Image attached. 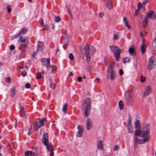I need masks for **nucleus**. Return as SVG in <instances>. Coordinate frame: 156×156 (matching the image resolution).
<instances>
[{
    "label": "nucleus",
    "mask_w": 156,
    "mask_h": 156,
    "mask_svg": "<svg viewBox=\"0 0 156 156\" xmlns=\"http://www.w3.org/2000/svg\"><path fill=\"white\" fill-rule=\"evenodd\" d=\"M21 31V32L20 34V35L25 34L27 31V29L25 28H23L20 31V32Z\"/></svg>",
    "instance_id": "nucleus-31"
},
{
    "label": "nucleus",
    "mask_w": 156,
    "mask_h": 156,
    "mask_svg": "<svg viewBox=\"0 0 156 156\" xmlns=\"http://www.w3.org/2000/svg\"><path fill=\"white\" fill-rule=\"evenodd\" d=\"M92 122L90 119L88 118L86 120V128L87 130H90L92 128Z\"/></svg>",
    "instance_id": "nucleus-11"
},
{
    "label": "nucleus",
    "mask_w": 156,
    "mask_h": 156,
    "mask_svg": "<svg viewBox=\"0 0 156 156\" xmlns=\"http://www.w3.org/2000/svg\"><path fill=\"white\" fill-rule=\"evenodd\" d=\"M142 4L140 2L138 3V9H140L142 7Z\"/></svg>",
    "instance_id": "nucleus-45"
},
{
    "label": "nucleus",
    "mask_w": 156,
    "mask_h": 156,
    "mask_svg": "<svg viewBox=\"0 0 156 156\" xmlns=\"http://www.w3.org/2000/svg\"><path fill=\"white\" fill-rule=\"evenodd\" d=\"M110 49L113 53L115 58L117 61L119 60V58L120 57V53L122 50L119 49L118 47L115 46H110Z\"/></svg>",
    "instance_id": "nucleus-4"
},
{
    "label": "nucleus",
    "mask_w": 156,
    "mask_h": 156,
    "mask_svg": "<svg viewBox=\"0 0 156 156\" xmlns=\"http://www.w3.org/2000/svg\"><path fill=\"white\" fill-rule=\"evenodd\" d=\"M135 128L136 129V130H138L139 131H141V126L140 122L139 120L136 121L134 123Z\"/></svg>",
    "instance_id": "nucleus-14"
},
{
    "label": "nucleus",
    "mask_w": 156,
    "mask_h": 156,
    "mask_svg": "<svg viewBox=\"0 0 156 156\" xmlns=\"http://www.w3.org/2000/svg\"><path fill=\"white\" fill-rule=\"evenodd\" d=\"M128 127L129 130V133H133V126L132 124H128Z\"/></svg>",
    "instance_id": "nucleus-25"
},
{
    "label": "nucleus",
    "mask_w": 156,
    "mask_h": 156,
    "mask_svg": "<svg viewBox=\"0 0 156 156\" xmlns=\"http://www.w3.org/2000/svg\"><path fill=\"white\" fill-rule=\"evenodd\" d=\"M145 77L142 76L140 78V80L141 82L143 83L145 81Z\"/></svg>",
    "instance_id": "nucleus-39"
},
{
    "label": "nucleus",
    "mask_w": 156,
    "mask_h": 156,
    "mask_svg": "<svg viewBox=\"0 0 156 156\" xmlns=\"http://www.w3.org/2000/svg\"><path fill=\"white\" fill-rule=\"evenodd\" d=\"M40 22L41 24V26H44V23H43V20L41 18L40 19Z\"/></svg>",
    "instance_id": "nucleus-48"
},
{
    "label": "nucleus",
    "mask_w": 156,
    "mask_h": 156,
    "mask_svg": "<svg viewBox=\"0 0 156 156\" xmlns=\"http://www.w3.org/2000/svg\"><path fill=\"white\" fill-rule=\"evenodd\" d=\"M69 58L70 60H73L74 59V57L73 54L71 53H69Z\"/></svg>",
    "instance_id": "nucleus-38"
},
{
    "label": "nucleus",
    "mask_w": 156,
    "mask_h": 156,
    "mask_svg": "<svg viewBox=\"0 0 156 156\" xmlns=\"http://www.w3.org/2000/svg\"><path fill=\"white\" fill-rule=\"evenodd\" d=\"M60 17L59 16H56L55 19V21L56 22H58L60 21Z\"/></svg>",
    "instance_id": "nucleus-37"
},
{
    "label": "nucleus",
    "mask_w": 156,
    "mask_h": 156,
    "mask_svg": "<svg viewBox=\"0 0 156 156\" xmlns=\"http://www.w3.org/2000/svg\"><path fill=\"white\" fill-rule=\"evenodd\" d=\"M114 65L113 64H112L110 65L108 71H114L113 69L114 68Z\"/></svg>",
    "instance_id": "nucleus-30"
},
{
    "label": "nucleus",
    "mask_w": 156,
    "mask_h": 156,
    "mask_svg": "<svg viewBox=\"0 0 156 156\" xmlns=\"http://www.w3.org/2000/svg\"><path fill=\"white\" fill-rule=\"evenodd\" d=\"M123 21L125 23H128L127 21V20L126 18L125 17H124Z\"/></svg>",
    "instance_id": "nucleus-56"
},
{
    "label": "nucleus",
    "mask_w": 156,
    "mask_h": 156,
    "mask_svg": "<svg viewBox=\"0 0 156 156\" xmlns=\"http://www.w3.org/2000/svg\"><path fill=\"white\" fill-rule=\"evenodd\" d=\"M145 39L144 38H143V40H142V42H143L142 44H145Z\"/></svg>",
    "instance_id": "nucleus-64"
},
{
    "label": "nucleus",
    "mask_w": 156,
    "mask_h": 156,
    "mask_svg": "<svg viewBox=\"0 0 156 156\" xmlns=\"http://www.w3.org/2000/svg\"><path fill=\"white\" fill-rule=\"evenodd\" d=\"M11 80V78L9 77H7L6 79V82L7 83H10Z\"/></svg>",
    "instance_id": "nucleus-42"
},
{
    "label": "nucleus",
    "mask_w": 156,
    "mask_h": 156,
    "mask_svg": "<svg viewBox=\"0 0 156 156\" xmlns=\"http://www.w3.org/2000/svg\"><path fill=\"white\" fill-rule=\"evenodd\" d=\"M67 12L69 13V14L71 16H72V14L71 13V11L69 9V8H67Z\"/></svg>",
    "instance_id": "nucleus-58"
},
{
    "label": "nucleus",
    "mask_w": 156,
    "mask_h": 156,
    "mask_svg": "<svg viewBox=\"0 0 156 156\" xmlns=\"http://www.w3.org/2000/svg\"><path fill=\"white\" fill-rule=\"evenodd\" d=\"M98 149L101 150H103V147L102 145V141L101 140H99L98 141Z\"/></svg>",
    "instance_id": "nucleus-18"
},
{
    "label": "nucleus",
    "mask_w": 156,
    "mask_h": 156,
    "mask_svg": "<svg viewBox=\"0 0 156 156\" xmlns=\"http://www.w3.org/2000/svg\"><path fill=\"white\" fill-rule=\"evenodd\" d=\"M20 111H22L25 110L23 107V106H22L21 105H20Z\"/></svg>",
    "instance_id": "nucleus-62"
},
{
    "label": "nucleus",
    "mask_w": 156,
    "mask_h": 156,
    "mask_svg": "<svg viewBox=\"0 0 156 156\" xmlns=\"http://www.w3.org/2000/svg\"><path fill=\"white\" fill-rule=\"evenodd\" d=\"M148 22V19L145 18L142 21V26L144 28L146 27L147 25Z\"/></svg>",
    "instance_id": "nucleus-20"
},
{
    "label": "nucleus",
    "mask_w": 156,
    "mask_h": 156,
    "mask_svg": "<svg viewBox=\"0 0 156 156\" xmlns=\"http://www.w3.org/2000/svg\"><path fill=\"white\" fill-rule=\"evenodd\" d=\"M115 73L114 71H108L107 75V77L108 78H110L112 80L115 79Z\"/></svg>",
    "instance_id": "nucleus-12"
},
{
    "label": "nucleus",
    "mask_w": 156,
    "mask_h": 156,
    "mask_svg": "<svg viewBox=\"0 0 156 156\" xmlns=\"http://www.w3.org/2000/svg\"><path fill=\"white\" fill-rule=\"evenodd\" d=\"M156 17V16L154 12L152 10H150L147 13L145 18L148 19V18H150L152 20H154Z\"/></svg>",
    "instance_id": "nucleus-9"
},
{
    "label": "nucleus",
    "mask_w": 156,
    "mask_h": 156,
    "mask_svg": "<svg viewBox=\"0 0 156 156\" xmlns=\"http://www.w3.org/2000/svg\"><path fill=\"white\" fill-rule=\"evenodd\" d=\"M91 99L89 98H87L83 101L82 108L83 112L84 113L85 117H87L90 114L91 107Z\"/></svg>",
    "instance_id": "nucleus-2"
},
{
    "label": "nucleus",
    "mask_w": 156,
    "mask_h": 156,
    "mask_svg": "<svg viewBox=\"0 0 156 156\" xmlns=\"http://www.w3.org/2000/svg\"><path fill=\"white\" fill-rule=\"evenodd\" d=\"M21 112V116L22 117H24L25 115V110L22 111H20Z\"/></svg>",
    "instance_id": "nucleus-46"
},
{
    "label": "nucleus",
    "mask_w": 156,
    "mask_h": 156,
    "mask_svg": "<svg viewBox=\"0 0 156 156\" xmlns=\"http://www.w3.org/2000/svg\"><path fill=\"white\" fill-rule=\"evenodd\" d=\"M47 151H50L51 152V154L50 156H54V152L52 145L50 147L48 150H47Z\"/></svg>",
    "instance_id": "nucleus-27"
},
{
    "label": "nucleus",
    "mask_w": 156,
    "mask_h": 156,
    "mask_svg": "<svg viewBox=\"0 0 156 156\" xmlns=\"http://www.w3.org/2000/svg\"><path fill=\"white\" fill-rule=\"evenodd\" d=\"M49 69H50L51 68V73L52 74L53 73V72L54 71H56L57 69V68L56 66L54 65H50V66L48 67Z\"/></svg>",
    "instance_id": "nucleus-22"
},
{
    "label": "nucleus",
    "mask_w": 156,
    "mask_h": 156,
    "mask_svg": "<svg viewBox=\"0 0 156 156\" xmlns=\"http://www.w3.org/2000/svg\"><path fill=\"white\" fill-rule=\"evenodd\" d=\"M119 108L120 109H122L123 108V103L122 101H120L119 102Z\"/></svg>",
    "instance_id": "nucleus-34"
},
{
    "label": "nucleus",
    "mask_w": 156,
    "mask_h": 156,
    "mask_svg": "<svg viewBox=\"0 0 156 156\" xmlns=\"http://www.w3.org/2000/svg\"><path fill=\"white\" fill-rule=\"evenodd\" d=\"M105 5L109 9H113L112 4L111 0H106Z\"/></svg>",
    "instance_id": "nucleus-17"
},
{
    "label": "nucleus",
    "mask_w": 156,
    "mask_h": 156,
    "mask_svg": "<svg viewBox=\"0 0 156 156\" xmlns=\"http://www.w3.org/2000/svg\"><path fill=\"white\" fill-rule=\"evenodd\" d=\"M27 75V73L26 72L22 71L21 73V75L23 76H25Z\"/></svg>",
    "instance_id": "nucleus-47"
},
{
    "label": "nucleus",
    "mask_w": 156,
    "mask_h": 156,
    "mask_svg": "<svg viewBox=\"0 0 156 156\" xmlns=\"http://www.w3.org/2000/svg\"><path fill=\"white\" fill-rule=\"evenodd\" d=\"M154 57L153 56L149 58L147 68L149 70H151L155 67V62L154 60Z\"/></svg>",
    "instance_id": "nucleus-7"
},
{
    "label": "nucleus",
    "mask_w": 156,
    "mask_h": 156,
    "mask_svg": "<svg viewBox=\"0 0 156 156\" xmlns=\"http://www.w3.org/2000/svg\"><path fill=\"white\" fill-rule=\"evenodd\" d=\"M152 46L154 48L156 47V37H155L153 40L152 42Z\"/></svg>",
    "instance_id": "nucleus-32"
},
{
    "label": "nucleus",
    "mask_w": 156,
    "mask_h": 156,
    "mask_svg": "<svg viewBox=\"0 0 156 156\" xmlns=\"http://www.w3.org/2000/svg\"><path fill=\"white\" fill-rule=\"evenodd\" d=\"M10 96L11 97L13 98L15 94V88H12L11 89L10 91Z\"/></svg>",
    "instance_id": "nucleus-24"
},
{
    "label": "nucleus",
    "mask_w": 156,
    "mask_h": 156,
    "mask_svg": "<svg viewBox=\"0 0 156 156\" xmlns=\"http://www.w3.org/2000/svg\"><path fill=\"white\" fill-rule=\"evenodd\" d=\"M85 53L86 54V61L88 62L90 60V55H93L95 51V48L93 47L90 48L88 44H87L84 48Z\"/></svg>",
    "instance_id": "nucleus-3"
},
{
    "label": "nucleus",
    "mask_w": 156,
    "mask_h": 156,
    "mask_svg": "<svg viewBox=\"0 0 156 156\" xmlns=\"http://www.w3.org/2000/svg\"><path fill=\"white\" fill-rule=\"evenodd\" d=\"M144 129L145 130H136L134 132V144L137 145L138 143L141 144L147 142L150 139V126L149 124L146 123L144 125Z\"/></svg>",
    "instance_id": "nucleus-1"
},
{
    "label": "nucleus",
    "mask_w": 156,
    "mask_h": 156,
    "mask_svg": "<svg viewBox=\"0 0 156 156\" xmlns=\"http://www.w3.org/2000/svg\"><path fill=\"white\" fill-rule=\"evenodd\" d=\"M36 126L38 128H40L44 126V123L41 122L40 118L36 119Z\"/></svg>",
    "instance_id": "nucleus-13"
},
{
    "label": "nucleus",
    "mask_w": 156,
    "mask_h": 156,
    "mask_svg": "<svg viewBox=\"0 0 156 156\" xmlns=\"http://www.w3.org/2000/svg\"><path fill=\"white\" fill-rule=\"evenodd\" d=\"M9 48L10 50H13L14 49L15 47L14 45H11L10 46Z\"/></svg>",
    "instance_id": "nucleus-52"
},
{
    "label": "nucleus",
    "mask_w": 156,
    "mask_h": 156,
    "mask_svg": "<svg viewBox=\"0 0 156 156\" xmlns=\"http://www.w3.org/2000/svg\"><path fill=\"white\" fill-rule=\"evenodd\" d=\"M104 15V13L102 12H100L99 13V17H102Z\"/></svg>",
    "instance_id": "nucleus-57"
},
{
    "label": "nucleus",
    "mask_w": 156,
    "mask_h": 156,
    "mask_svg": "<svg viewBox=\"0 0 156 156\" xmlns=\"http://www.w3.org/2000/svg\"><path fill=\"white\" fill-rule=\"evenodd\" d=\"M30 84L29 83H27L26 84L25 87L26 88H29L30 87Z\"/></svg>",
    "instance_id": "nucleus-44"
},
{
    "label": "nucleus",
    "mask_w": 156,
    "mask_h": 156,
    "mask_svg": "<svg viewBox=\"0 0 156 156\" xmlns=\"http://www.w3.org/2000/svg\"><path fill=\"white\" fill-rule=\"evenodd\" d=\"M69 36L68 35H67V36L66 37V40H67V43H68V42H69Z\"/></svg>",
    "instance_id": "nucleus-61"
},
{
    "label": "nucleus",
    "mask_w": 156,
    "mask_h": 156,
    "mask_svg": "<svg viewBox=\"0 0 156 156\" xmlns=\"http://www.w3.org/2000/svg\"><path fill=\"white\" fill-rule=\"evenodd\" d=\"M82 77L79 76L77 78V81L79 82H81L82 81Z\"/></svg>",
    "instance_id": "nucleus-54"
},
{
    "label": "nucleus",
    "mask_w": 156,
    "mask_h": 156,
    "mask_svg": "<svg viewBox=\"0 0 156 156\" xmlns=\"http://www.w3.org/2000/svg\"><path fill=\"white\" fill-rule=\"evenodd\" d=\"M146 48V44H142L140 46V50L142 54H144Z\"/></svg>",
    "instance_id": "nucleus-23"
},
{
    "label": "nucleus",
    "mask_w": 156,
    "mask_h": 156,
    "mask_svg": "<svg viewBox=\"0 0 156 156\" xmlns=\"http://www.w3.org/2000/svg\"><path fill=\"white\" fill-rule=\"evenodd\" d=\"M118 145L115 146L114 147V150L115 151L118 150Z\"/></svg>",
    "instance_id": "nucleus-55"
},
{
    "label": "nucleus",
    "mask_w": 156,
    "mask_h": 156,
    "mask_svg": "<svg viewBox=\"0 0 156 156\" xmlns=\"http://www.w3.org/2000/svg\"><path fill=\"white\" fill-rule=\"evenodd\" d=\"M125 25H126V26L128 28V29L129 30L131 29V27L128 23H125Z\"/></svg>",
    "instance_id": "nucleus-50"
},
{
    "label": "nucleus",
    "mask_w": 156,
    "mask_h": 156,
    "mask_svg": "<svg viewBox=\"0 0 156 156\" xmlns=\"http://www.w3.org/2000/svg\"><path fill=\"white\" fill-rule=\"evenodd\" d=\"M32 126H31V127H30V129H29V132H28L27 133V134L30 135H31V132H30V130L32 128Z\"/></svg>",
    "instance_id": "nucleus-59"
},
{
    "label": "nucleus",
    "mask_w": 156,
    "mask_h": 156,
    "mask_svg": "<svg viewBox=\"0 0 156 156\" xmlns=\"http://www.w3.org/2000/svg\"><path fill=\"white\" fill-rule=\"evenodd\" d=\"M42 141L44 145L46 146L47 150H48L50 147L52 145L49 143L48 140V133H44L42 136Z\"/></svg>",
    "instance_id": "nucleus-6"
},
{
    "label": "nucleus",
    "mask_w": 156,
    "mask_h": 156,
    "mask_svg": "<svg viewBox=\"0 0 156 156\" xmlns=\"http://www.w3.org/2000/svg\"><path fill=\"white\" fill-rule=\"evenodd\" d=\"M31 151L32 156H38L37 150L36 147H33L32 150Z\"/></svg>",
    "instance_id": "nucleus-19"
},
{
    "label": "nucleus",
    "mask_w": 156,
    "mask_h": 156,
    "mask_svg": "<svg viewBox=\"0 0 156 156\" xmlns=\"http://www.w3.org/2000/svg\"><path fill=\"white\" fill-rule=\"evenodd\" d=\"M140 9H136L135 10V15H137V14H138V12H139V11Z\"/></svg>",
    "instance_id": "nucleus-60"
},
{
    "label": "nucleus",
    "mask_w": 156,
    "mask_h": 156,
    "mask_svg": "<svg viewBox=\"0 0 156 156\" xmlns=\"http://www.w3.org/2000/svg\"><path fill=\"white\" fill-rule=\"evenodd\" d=\"M25 156H32V151H27L25 152Z\"/></svg>",
    "instance_id": "nucleus-33"
},
{
    "label": "nucleus",
    "mask_w": 156,
    "mask_h": 156,
    "mask_svg": "<svg viewBox=\"0 0 156 156\" xmlns=\"http://www.w3.org/2000/svg\"><path fill=\"white\" fill-rule=\"evenodd\" d=\"M7 12L8 13H9L11 11V9L10 8V6H8L7 7Z\"/></svg>",
    "instance_id": "nucleus-49"
},
{
    "label": "nucleus",
    "mask_w": 156,
    "mask_h": 156,
    "mask_svg": "<svg viewBox=\"0 0 156 156\" xmlns=\"http://www.w3.org/2000/svg\"><path fill=\"white\" fill-rule=\"evenodd\" d=\"M83 133L80 131H78L76 134V136L78 137H81Z\"/></svg>",
    "instance_id": "nucleus-36"
},
{
    "label": "nucleus",
    "mask_w": 156,
    "mask_h": 156,
    "mask_svg": "<svg viewBox=\"0 0 156 156\" xmlns=\"http://www.w3.org/2000/svg\"><path fill=\"white\" fill-rule=\"evenodd\" d=\"M125 25H126V26L128 28V29L129 30L131 29V27L128 23H125Z\"/></svg>",
    "instance_id": "nucleus-51"
},
{
    "label": "nucleus",
    "mask_w": 156,
    "mask_h": 156,
    "mask_svg": "<svg viewBox=\"0 0 156 156\" xmlns=\"http://www.w3.org/2000/svg\"><path fill=\"white\" fill-rule=\"evenodd\" d=\"M119 74L120 75L122 76L123 74V72L122 69H120L119 70Z\"/></svg>",
    "instance_id": "nucleus-53"
},
{
    "label": "nucleus",
    "mask_w": 156,
    "mask_h": 156,
    "mask_svg": "<svg viewBox=\"0 0 156 156\" xmlns=\"http://www.w3.org/2000/svg\"><path fill=\"white\" fill-rule=\"evenodd\" d=\"M21 32V31L20 32H19V33H17L16 35H15L13 36H12L11 37V38L12 40L14 39L15 38H16L17 37H18L20 36H21L20 35V34Z\"/></svg>",
    "instance_id": "nucleus-28"
},
{
    "label": "nucleus",
    "mask_w": 156,
    "mask_h": 156,
    "mask_svg": "<svg viewBox=\"0 0 156 156\" xmlns=\"http://www.w3.org/2000/svg\"><path fill=\"white\" fill-rule=\"evenodd\" d=\"M67 106V104H65L64 105L62 110L64 113H66V108Z\"/></svg>",
    "instance_id": "nucleus-35"
},
{
    "label": "nucleus",
    "mask_w": 156,
    "mask_h": 156,
    "mask_svg": "<svg viewBox=\"0 0 156 156\" xmlns=\"http://www.w3.org/2000/svg\"><path fill=\"white\" fill-rule=\"evenodd\" d=\"M130 61V59L128 57H126L125 58H123V62L126 64V62H129Z\"/></svg>",
    "instance_id": "nucleus-26"
},
{
    "label": "nucleus",
    "mask_w": 156,
    "mask_h": 156,
    "mask_svg": "<svg viewBox=\"0 0 156 156\" xmlns=\"http://www.w3.org/2000/svg\"><path fill=\"white\" fill-rule=\"evenodd\" d=\"M44 27L43 29V30H48V25H46L44 26Z\"/></svg>",
    "instance_id": "nucleus-43"
},
{
    "label": "nucleus",
    "mask_w": 156,
    "mask_h": 156,
    "mask_svg": "<svg viewBox=\"0 0 156 156\" xmlns=\"http://www.w3.org/2000/svg\"><path fill=\"white\" fill-rule=\"evenodd\" d=\"M41 62L43 65L45 66L47 68L50 66V59L48 58H43L41 59Z\"/></svg>",
    "instance_id": "nucleus-10"
},
{
    "label": "nucleus",
    "mask_w": 156,
    "mask_h": 156,
    "mask_svg": "<svg viewBox=\"0 0 156 156\" xmlns=\"http://www.w3.org/2000/svg\"><path fill=\"white\" fill-rule=\"evenodd\" d=\"M43 46V43L41 41H38L37 44V52L39 51H41V52L43 51L42 47Z\"/></svg>",
    "instance_id": "nucleus-16"
},
{
    "label": "nucleus",
    "mask_w": 156,
    "mask_h": 156,
    "mask_svg": "<svg viewBox=\"0 0 156 156\" xmlns=\"http://www.w3.org/2000/svg\"><path fill=\"white\" fill-rule=\"evenodd\" d=\"M129 51L131 55L134 56L136 55L135 51L132 47H131L129 49Z\"/></svg>",
    "instance_id": "nucleus-21"
},
{
    "label": "nucleus",
    "mask_w": 156,
    "mask_h": 156,
    "mask_svg": "<svg viewBox=\"0 0 156 156\" xmlns=\"http://www.w3.org/2000/svg\"><path fill=\"white\" fill-rule=\"evenodd\" d=\"M113 38L117 40L118 38V36L117 35H115L114 36Z\"/></svg>",
    "instance_id": "nucleus-63"
},
{
    "label": "nucleus",
    "mask_w": 156,
    "mask_h": 156,
    "mask_svg": "<svg viewBox=\"0 0 156 156\" xmlns=\"http://www.w3.org/2000/svg\"><path fill=\"white\" fill-rule=\"evenodd\" d=\"M151 87L150 86H148L147 87L146 90L144 94V97H145L147 96V95H149L151 93Z\"/></svg>",
    "instance_id": "nucleus-15"
},
{
    "label": "nucleus",
    "mask_w": 156,
    "mask_h": 156,
    "mask_svg": "<svg viewBox=\"0 0 156 156\" xmlns=\"http://www.w3.org/2000/svg\"><path fill=\"white\" fill-rule=\"evenodd\" d=\"M77 129L79 131H80L83 133V127L81 125H78L77 126Z\"/></svg>",
    "instance_id": "nucleus-29"
},
{
    "label": "nucleus",
    "mask_w": 156,
    "mask_h": 156,
    "mask_svg": "<svg viewBox=\"0 0 156 156\" xmlns=\"http://www.w3.org/2000/svg\"><path fill=\"white\" fill-rule=\"evenodd\" d=\"M19 43H21V46L20 47V50L22 53L24 54L25 53V51L26 48L29 42V40L23 39V37L20 36L18 41Z\"/></svg>",
    "instance_id": "nucleus-5"
},
{
    "label": "nucleus",
    "mask_w": 156,
    "mask_h": 156,
    "mask_svg": "<svg viewBox=\"0 0 156 156\" xmlns=\"http://www.w3.org/2000/svg\"><path fill=\"white\" fill-rule=\"evenodd\" d=\"M125 101L128 105H130L131 103L133 101V95L130 93L126 95Z\"/></svg>",
    "instance_id": "nucleus-8"
},
{
    "label": "nucleus",
    "mask_w": 156,
    "mask_h": 156,
    "mask_svg": "<svg viewBox=\"0 0 156 156\" xmlns=\"http://www.w3.org/2000/svg\"><path fill=\"white\" fill-rule=\"evenodd\" d=\"M131 121H132V118L130 116V115H129V119L128 120V124H131Z\"/></svg>",
    "instance_id": "nucleus-41"
},
{
    "label": "nucleus",
    "mask_w": 156,
    "mask_h": 156,
    "mask_svg": "<svg viewBox=\"0 0 156 156\" xmlns=\"http://www.w3.org/2000/svg\"><path fill=\"white\" fill-rule=\"evenodd\" d=\"M42 77L41 73H37V79H39Z\"/></svg>",
    "instance_id": "nucleus-40"
}]
</instances>
